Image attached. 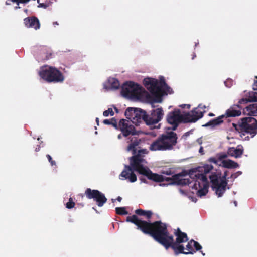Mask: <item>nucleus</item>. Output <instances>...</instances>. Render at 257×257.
<instances>
[{"label":"nucleus","mask_w":257,"mask_h":257,"mask_svg":"<svg viewBox=\"0 0 257 257\" xmlns=\"http://www.w3.org/2000/svg\"><path fill=\"white\" fill-rule=\"evenodd\" d=\"M126 221L135 224L138 229L145 234H150L166 249L171 247L176 255L179 253L193 254L196 250L202 248L201 246L193 240L188 242L186 247H184L182 243L187 242L188 238L187 234L181 232L179 228L175 232L176 240L174 242L173 237L168 232L166 225L160 221L151 223L141 220L136 215L128 216Z\"/></svg>","instance_id":"f257e3e1"},{"label":"nucleus","mask_w":257,"mask_h":257,"mask_svg":"<svg viewBox=\"0 0 257 257\" xmlns=\"http://www.w3.org/2000/svg\"><path fill=\"white\" fill-rule=\"evenodd\" d=\"M116 128L121 132L123 136L127 137L126 142L128 145L126 150L133 155L130 158V166H125L119 178L121 180L128 179L130 182H135L137 180V177L134 171H136L147 177L148 179L155 181H162L163 179L162 176L152 173L146 165V161L142 158V156L147 154L148 151L147 149H138L141 141L134 136L135 130L134 126L131 124V121L127 119H121Z\"/></svg>","instance_id":"f03ea898"},{"label":"nucleus","mask_w":257,"mask_h":257,"mask_svg":"<svg viewBox=\"0 0 257 257\" xmlns=\"http://www.w3.org/2000/svg\"><path fill=\"white\" fill-rule=\"evenodd\" d=\"M212 169L213 166L211 165L206 164L203 167H199L195 171L190 172L188 175L178 174L173 175L171 178H165L163 176L161 175L163 178L162 181L164 180H171V182L169 184L188 185L192 194L202 197L208 192L209 184L206 176L204 174H200V172L207 174Z\"/></svg>","instance_id":"7ed1b4c3"},{"label":"nucleus","mask_w":257,"mask_h":257,"mask_svg":"<svg viewBox=\"0 0 257 257\" xmlns=\"http://www.w3.org/2000/svg\"><path fill=\"white\" fill-rule=\"evenodd\" d=\"M144 84L153 96L150 103L152 107H155V103H161L164 95L171 94L172 89L165 82L164 77L160 76L159 80L152 78H146L144 79Z\"/></svg>","instance_id":"20e7f679"},{"label":"nucleus","mask_w":257,"mask_h":257,"mask_svg":"<svg viewBox=\"0 0 257 257\" xmlns=\"http://www.w3.org/2000/svg\"><path fill=\"white\" fill-rule=\"evenodd\" d=\"M176 134L172 131L167 132L155 141L149 146L152 151H166L172 150L177 143Z\"/></svg>","instance_id":"39448f33"},{"label":"nucleus","mask_w":257,"mask_h":257,"mask_svg":"<svg viewBox=\"0 0 257 257\" xmlns=\"http://www.w3.org/2000/svg\"><path fill=\"white\" fill-rule=\"evenodd\" d=\"M249 97L250 99L246 98L241 99L238 102L239 104L231 107L226 111L225 115H222L215 119L210 121L207 123H206L204 126L213 127L215 125H219V124L223 122L222 118L224 117H225V116H226V117H235L239 116L241 113V111L239 109H237V108H240L239 105L246 104L250 101L257 102L256 92H252L251 94H250Z\"/></svg>","instance_id":"423d86ee"},{"label":"nucleus","mask_w":257,"mask_h":257,"mask_svg":"<svg viewBox=\"0 0 257 257\" xmlns=\"http://www.w3.org/2000/svg\"><path fill=\"white\" fill-rule=\"evenodd\" d=\"M121 94L123 97L132 100H141L148 95L142 87L133 82L123 84Z\"/></svg>","instance_id":"0eeeda50"},{"label":"nucleus","mask_w":257,"mask_h":257,"mask_svg":"<svg viewBox=\"0 0 257 257\" xmlns=\"http://www.w3.org/2000/svg\"><path fill=\"white\" fill-rule=\"evenodd\" d=\"M227 175V171H225L223 175L220 172H217L212 173L209 176L212 188L218 197L222 196L226 189Z\"/></svg>","instance_id":"6e6552de"},{"label":"nucleus","mask_w":257,"mask_h":257,"mask_svg":"<svg viewBox=\"0 0 257 257\" xmlns=\"http://www.w3.org/2000/svg\"><path fill=\"white\" fill-rule=\"evenodd\" d=\"M238 127L241 131L240 136L243 139H249L248 136L243 138V136L250 135V138L257 134V120L251 117H244L238 122Z\"/></svg>","instance_id":"1a4fd4ad"},{"label":"nucleus","mask_w":257,"mask_h":257,"mask_svg":"<svg viewBox=\"0 0 257 257\" xmlns=\"http://www.w3.org/2000/svg\"><path fill=\"white\" fill-rule=\"evenodd\" d=\"M39 74L41 78L49 82H62L64 80V76L58 69L47 65L40 68Z\"/></svg>","instance_id":"9d476101"},{"label":"nucleus","mask_w":257,"mask_h":257,"mask_svg":"<svg viewBox=\"0 0 257 257\" xmlns=\"http://www.w3.org/2000/svg\"><path fill=\"white\" fill-rule=\"evenodd\" d=\"M125 115L132 123L136 125L143 121L145 122V112L139 108H127L125 111Z\"/></svg>","instance_id":"9b49d317"},{"label":"nucleus","mask_w":257,"mask_h":257,"mask_svg":"<svg viewBox=\"0 0 257 257\" xmlns=\"http://www.w3.org/2000/svg\"><path fill=\"white\" fill-rule=\"evenodd\" d=\"M185 114H181L180 111L178 109L175 110L173 112L168 113L167 116V120L169 123L172 125L171 130H175L179 123L181 122H185Z\"/></svg>","instance_id":"f8f14e48"},{"label":"nucleus","mask_w":257,"mask_h":257,"mask_svg":"<svg viewBox=\"0 0 257 257\" xmlns=\"http://www.w3.org/2000/svg\"><path fill=\"white\" fill-rule=\"evenodd\" d=\"M206 108L205 105L200 104L192 111L186 113L185 114V122H195L202 117L205 112L204 109Z\"/></svg>","instance_id":"ddd939ff"},{"label":"nucleus","mask_w":257,"mask_h":257,"mask_svg":"<svg viewBox=\"0 0 257 257\" xmlns=\"http://www.w3.org/2000/svg\"><path fill=\"white\" fill-rule=\"evenodd\" d=\"M85 194L88 198L93 199L99 207H102L107 201L104 195L97 190L87 188L85 191Z\"/></svg>","instance_id":"4468645a"},{"label":"nucleus","mask_w":257,"mask_h":257,"mask_svg":"<svg viewBox=\"0 0 257 257\" xmlns=\"http://www.w3.org/2000/svg\"><path fill=\"white\" fill-rule=\"evenodd\" d=\"M164 113L161 108L153 110L150 115H146L145 122L148 125L157 124L163 118Z\"/></svg>","instance_id":"2eb2a0df"},{"label":"nucleus","mask_w":257,"mask_h":257,"mask_svg":"<svg viewBox=\"0 0 257 257\" xmlns=\"http://www.w3.org/2000/svg\"><path fill=\"white\" fill-rule=\"evenodd\" d=\"M103 88L107 91L118 89L120 87L119 81L113 77L108 78L103 84Z\"/></svg>","instance_id":"dca6fc26"},{"label":"nucleus","mask_w":257,"mask_h":257,"mask_svg":"<svg viewBox=\"0 0 257 257\" xmlns=\"http://www.w3.org/2000/svg\"><path fill=\"white\" fill-rule=\"evenodd\" d=\"M24 24L27 27L33 28L36 30L40 28V23L36 17L26 18L24 20Z\"/></svg>","instance_id":"f3484780"},{"label":"nucleus","mask_w":257,"mask_h":257,"mask_svg":"<svg viewBox=\"0 0 257 257\" xmlns=\"http://www.w3.org/2000/svg\"><path fill=\"white\" fill-rule=\"evenodd\" d=\"M243 152V148L241 145H238L236 148L231 147L228 149V155L235 158L240 157Z\"/></svg>","instance_id":"a211bd4d"},{"label":"nucleus","mask_w":257,"mask_h":257,"mask_svg":"<svg viewBox=\"0 0 257 257\" xmlns=\"http://www.w3.org/2000/svg\"><path fill=\"white\" fill-rule=\"evenodd\" d=\"M243 113L250 116L257 115V103L250 104L243 109Z\"/></svg>","instance_id":"6ab92c4d"},{"label":"nucleus","mask_w":257,"mask_h":257,"mask_svg":"<svg viewBox=\"0 0 257 257\" xmlns=\"http://www.w3.org/2000/svg\"><path fill=\"white\" fill-rule=\"evenodd\" d=\"M226 168H236L239 165L235 162L230 159H221V166Z\"/></svg>","instance_id":"aec40b11"},{"label":"nucleus","mask_w":257,"mask_h":257,"mask_svg":"<svg viewBox=\"0 0 257 257\" xmlns=\"http://www.w3.org/2000/svg\"><path fill=\"white\" fill-rule=\"evenodd\" d=\"M227 157V155L225 153H220L219 154L217 155V158H210L209 159L208 161L211 162L217 165H218L219 166H221V159H225Z\"/></svg>","instance_id":"412c9836"},{"label":"nucleus","mask_w":257,"mask_h":257,"mask_svg":"<svg viewBox=\"0 0 257 257\" xmlns=\"http://www.w3.org/2000/svg\"><path fill=\"white\" fill-rule=\"evenodd\" d=\"M137 214L147 217L149 218L152 215V212L150 211H145L142 209H137L135 211Z\"/></svg>","instance_id":"4be33fe9"},{"label":"nucleus","mask_w":257,"mask_h":257,"mask_svg":"<svg viewBox=\"0 0 257 257\" xmlns=\"http://www.w3.org/2000/svg\"><path fill=\"white\" fill-rule=\"evenodd\" d=\"M115 210L116 213L118 214L126 215L127 214V212L126 211L124 207H116Z\"/></svg>","instance_id":"5701e85b"},{"label":"nucleus","mask_w":257,"mask_h":257,"mask_svg":"<svg viewBox=\"0 0 257 257\" xmlns=\"http://www.w3.org/2000/svg\"><path fill=\"white\" fill-rule=\"evenodd\" d=\"M103 123L105 124H112L115 128L117 127L116 122L113 118L111 119H105L103 120Z\"/></svg>","instance_id":"b1692460"},{"label":"nucleus","mask_w":257,"mask_h":257,"mask_svg":"<svg viewBox=\"0 0 257 257\" xmlns=\"http://www.w3.org/2000/svg\"><path fill=\"white\" fill-rule=\"evenodd\" d=\"M103 115L105 117L108 116L109 115L113 116L114 115V112L113 111L112 108H109L108 109V110L104 111L103 112Z\"/></svg>","instance_id":"393cba45"},{"label":"nucleus","mask_w":257,"mask_h":257,"mask_svg":"<svg viewBox=\"0 0 257 257\" xmlns=\"http://www.w3.org/2000/svg\"><path fill=\"white\" fill-rule=\"evenodd\" d=\"M75 203L72 201V198H70L69 202L66 203V207L68 209H71L74 207Z\"/></svg>","instance_id":"a878e982"},{"label":"nucleus","mask_w":257,"mask_h":257,"mask_svg":"<svg viewBox=\"0 0 257 257\" xmlns=\"http://www.w3.org/2000/svg\"><path fill=\"white\" fill-rule=\"evenodd\" d=\"M224 84H225V85L227 87H230L232 85V84H233V81L231 80V79H227L225 82H224Z\"/></svg>","instance_id":"bb28decb"},{"label":"nucleus","mask_w":257,"mask_h":257,"mask_svg":"<svg viewBox=\"0 0 257 257\" xmlns=\"http://www.w3.org/2000/svg\"><path fill=\"white\" fill-rule=\"evenodd\" d=\"M12 2L17 3V5L19 4V3H26L28 2L30 0H11Z\"/></svg>","instance_id":"cd10ccee"},{"label":"nucleus","mask_w":257,"mask_h":257,"mask_svg":"<svg viewBox=\"0 0 257 257\" xmlns=\"http://www.w3.org/2000/svg\"><path fill=\"white\" fill-rule=\"evenodd\" d=\"M242 172L241 171H237V172L232 174L231 178L235 179L237 178L238 176L241 175Z\"/></svg>","instance_id":"c85d7f7f"},{"label":"nucleus","mask_w":257,"mask_h":257,"mask_svg":"<svg viewBox=\"0 0 257 257\" xmlns=\"http://www.w3.org/2000/svg\"><path fill=\"white\" fill-rule=\"evenodd\" d=\"M180 107H181L182 108H185L187 107V108L189 109L190 107V105L189 104H182L180 105Z\"/></svg>","instance_id":"c756f323"},{"label":"nucleus","mask_w":257,"mask_h":257,"mask_svg":"<svg viewBox=\"0 0 257 257\" xmlns=\"http://www.w3.org/2000/svg\"><path fill=\"white\" fill-rule=\"evenodd\" d=\"M256 80H254V83L253 84V89L257 90V77H255Z\"/></svg>","instance_id":"7c9ffc66"},{"label":"nucleus","mask_w":257,"mask_h":257,"mask_svg":"<svg viewBox=\"0 0 257 257\" xmlns=\"http://www.w3.org/2000/svg\"><path fill=\"white\" fill-rule=\"evenodd\" d=\"M196 142H197L198 144L201 145V144L202 143V139H201V138L198 139L196 140Z\"/></svg>","instance_id":"2f4dec72"},{"label":"nucleus","mask_w":257,"mask_h":257,"mask_svg":"<svg viewBox=\"0 0 257 257\" xmlns=\"http://www.w3.org/2000/svg\"><path fill=\"white\" fill-rule=\"evenodd\" d=\"M140 180H141V181L142 182L147 183L146 180L143 178V176H141V177H140Z\"/></svg>","instance_id":"473e14b6"},{"label":"nucleus","mask_w":257,"mask_h":257,"mask_svg":"<svg viewBox=\"0 0 257 257\" xmlns=\"http://www.w3.org/2000/svg\"><path fill=\"white\" fill-rule=\"evenodd\" d=\"M46 157H47V158H48V160H49V162H50L51 161H52V157H51V156H50V155H47Z\"/></svg>","instance_id":"72a5a7b5"},{"label":"nucleus","mask_w":257,"mask_h":257,"mask_svg":"<svg viewBox=\"0 0 257 257\" xmlns=\"http://www.w3.org/2000/svg\"><path fill=\"white\" fill-rule=\"evenodd\" d=\"M164 174H165L166 175H171V171H164L163 172Z\"/></svg>","instance_id":"f704fd0d"},{"label":"nucleus","mask_w":257,"mask_h":257,"mask_svg":"<svg viewBox=\"0 0 257 257\" xmlns=\"http://www.w3.org/2000/svg\"><path fill=\"white\" fill-rule=\"evenodd\" d=\"M203 147H200V149H199V153H201V154H203Z\"/></svg>","instance_id":"c9c22d12"},{"label":"nucleus","mask_w":257,"mask_h":257,"mask_svg":"<svg viewBox=\"0 0 257 257\" xmlns=\"http://www.w3.org/2000/svg\"><path fill=\"white\" fill-rule=\"evenodd\" d=\"M50 163H51L52 166L56 165V163L54 161L52 160V161H51Z\"/></svg>","instance_id":"e433bc0d"},{"label":"nucleus","mask_w":257,"mask_h":257,"mask_svg":"<svg viewBox=\"0 0 257 257\" xmlns=\"http://www.w3.org/2000/svg\"><path fill=\"white\" fill-rule=\"evenodd\" d=\"M121 199H122V198L120 196L118 197L117 198V200L119 202H120L121 201Z\"/></svg>","instance_id":"4c0bfd02"},{"label":"nucleus","mask_w":257,"mask_h":257,"mask_svg":"<svg viewBox=\"0 0 257 257\" xmlns=\"http://www.w3.org/2000/svg\"><path fill=\"white\" fill-rule=\"evenodd\" d=\"M117 138L118 139H121L122 138V135L121 134L118 135Z\"/></svg>","instance_id":"58836bf2"},{"label":"nucleus","mask_w":257,"mask_h":257,"mask_svg":"<svg viewBox=\"0 0 257 257\" xmlns=\"http://www.w3.org/2000/svg\"><path fill=\"white\" fill-rule=\"evenodd\" d=\"M53 25H54V26H56V25H58V22H54V23H53Z\"/></svg>","instance_id":"ea45409f"},{"label":"nucleus","mask_w":257,"mask_h":257,"mask_svg":"<svg viewBox=\"0 0 257 257\" xmlns=\"http://www.w3.org/2000/svg\"><path fill=\"white\" fill-rule=\"evenodd\" d=\"M96 121L97 123V125H98L99 124V119L98 118H96Z\"/></svg>","instance_id":"a19ab883"},{"label":"nucleus","mask_w":257,"mask_h":257,"mask_svg":"<svg viewBox=\"0 0 257 257\" xmlns=\"http://www.w3.org/2000/svg\"><path fill=\"white\" fill-rule=\"evenodd\" d=\"M39 150H40L39 147L36 148V149H35L36 151H39Z\"/></svg>","instance_id":"79ce46f5"},{"label":"nucleus","mask_w":257,"mask_h":257,"mask_svg":"<svg viewBox=\"0 0 257 257\" xmlns=\"http://www.w3.org/2000/svg\"><path fill=\"white\" fill-rule=\"evenodd\" d=\"M234 204L235 206H236L237 204V201H234Z\"/></svg>","instance_id":"37998d69"},{"label":"nucleus","mask_w":257,"mask_h":257,"mask_svg":"<svg viewBox=\"0 0 257 257\" xmlns=\"http://www.w3.org/2000/svg\"><path fill=\"white\" fill-rule=\"evenodd\" d=\"M41 50H43V53L44 52L45 49V48L43 47V48H42Z\"/></svg>","instance_id":"c03bdc74"},{"label":"nucleus","mask_w":257,"mask_h":257,"mask_svg":"<svg viewBox=\"0 0 257 257\" xmlns=\"http://www.w3.org/2000/svg\"><path fill=\"white\" fill-rule=\"evenodd\" d=\"M180 192L182 193H184V191L182 190H180Z\"/></svg>","instance_id":"a18cd8bd"},{"label":"nucleus","mask_w":257,"mask_h":257,"mask_svg":"<svg viewBox=\"0 0 257 257\" xmlns=\"http://www.w3.org/2000/svg\"><path fill=\"white\" fill-rule=\"evenodd\" d=\"M19 8V7H18V6H16V7H15V9H17V8Z\"/></svg>","instance_id":"49530a36"},{"label":"nucleus","mask_w":257,"mask_h":257,"mask_svg":"<svg viewBox=\"0 0 257 257\" xmlns=\"http://www.w3.org/2000/svg\"><path fill=\"white\" fill-rule=\"evenodd\" d=\"M202 252V255H205V254H204V253H203L202 252Z\"/></svg>","instance_id":"de8ad7c7"},{"label":"nucleus","mask_w":257,"mask_h":257,"mask_svg":"<svg viewBox=\"0 0 257 257\" xmlns=\"http://www.w3.org/2000/svg\"><path fill=\"white\" fill-rule=\"evenodd\" d=\"M233 125L236 127V125H235V124H233Z\"/></svg>","instance_id":"09e8293b"},{"label":"nucleus","mask_w":257,"mask_h":257,"mask_svg":"<svg viewBox=\"0 0 257 257\" xmlns=\"http://www.w3.org/2000/svg\"><path fill=\"white\" fill-rule=\"evenodd\" d=\"M7 5H9V4L8 2H6Z\"/></svg>","instance_id":"8fccbe9b"},{"label":"nucleus","mask_w":257,"mask_h":257,"mask_svg":"<svg viewBox=\"0 0 257 257\" xmlns=\"http://www.w3.org/2000/svg\"><path fill=\"white\" fill-rule=\"evenodd\" d=\"M95 134H97V132H96H96H95Z\"/></svg>","instance_id":"3c124183"},{"label":"nucleus","mask_w":257,"mask_h":257,"mask_svg":"<svg viewBox=\"0 0 257 257\" xmlns=\"http://www.w3.org/2000/svg\"><path fill=\"white\" fill-rule=\"evenodd\" d=\"M115 109L117 111V108H115Z\"/></svg>","instance_id":"603ef678"}]
</instances>
